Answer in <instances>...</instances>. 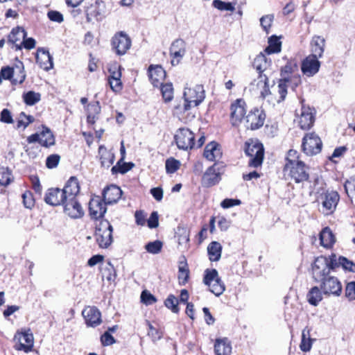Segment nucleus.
<instances>
[{"mask_svg": "<svg viewBox=\"0 0 355 355\" xmlns=\"http://www.w3.org/2000/svg\"><path fill=\"white\" fill-rule=\"evenodd\" d=\"M312 277L320 283V288L325 295L339 296L342 292V284L339 279L329 275L330 269L327 263L326 257L320 256L312 264Z\"/></svg>", "mask_w": 355, "mask_h": 355, "instance_id": "f257e3e1", "label": "nucleus"}, {"mask_svg": "<svg viewBox=\"0 0 355 355\" xmlns=\"http://www.w3.org/2000/svg\"><path fill=\"white\" fill-rule=\"evenodd\" d=\"M309 167L299 159H290L284 167V175L295 183L307 181L309 178Z\"/></svg>", "mask_w": 355, "mask_h": 355, "instance_id": "f03ea898", "label": "nucleus"}, {"mask_svg": "<svg viewBox=\"0 0 355 355\" xmlns=\"http://www.w3.org/2000/svg\"><path fill=\"white\" fill-rule=\"evenodd\" d=\"M184 112L190 110L191 106H198L205 98V91L202 85H197L193 88H185L183 94Z\"/></svg>", "mask_w": 355, "mask_h": 355, "instance_id": "7ed1b4c3", "label": "nucleus"}, {"mask_svg": "<svg viewBox=\"0 0 355 355\" xmlns=\"http://www.w3.org/2000/svg\"><path fill=\"white\" fill-rule=\"evenodd\" d=\"M113 227L107 220H101L96 228L95 237L100 248H107L112 243Z\"/></svg>", "mask_w": 355, "mask_h": 355, "instance_id": "20e7f679", "label": "nucleus"}, {"mask_svg": "<svg viewBox=\"0 0 355 355\" xmlns=\"http://www.w3.org/2000/svg\"><path fill=\"white\" fill-rule=\"evenodd\" d=\"M205 284L209 286V291L216 296L221 295L225 290L224 283L218 276L216 269H207L203 278Z\"/></svg>", "mask_w": 355, "mask_h": 355, "instance_id": "39448f33", "label": "nucleus"}, {"mask_svg": "<svg viewBox=\"0 0 355 355\" xmlns=\"http://www.w3.org/2000/svg\"><path fill=\"white\" fill-rule=\"evenodd\" d=\"M245 153L247 156L250 157L248 166L257 168L262 164L264 149L260 143H248L245 144Z\"/></svg>", "mask_w": 355, "mask_h": 355, "instance_id": "423d86ee", "label": "nucleus"}, {"mask_svg": "<svg viewBox=\"0 0 355 355\" xmlns=\"http://www.w3.org/2000/svg\"><path fill=\"white\" fill-rule=\"evenodd\" d=\"M223 163L215 162L209 166L202 178V184L205 187H211L217 184L221 180V174L223 172Z\"/></svg>", "mask_w": 355, "mask_h": 355, "instance_id": "0eeeda50", "label": "nucleus"}, {"mask_svg": "<svg viewBox=\"0 0 355 355\" xmlns=\"http://www.w3.org/2000/svg\"><path fill=\"white\" fill-rule=\"evenodd\" d=\"M174 139L179 149L187 150L195 146L194 134L187 128H180L177 130Z\"/></svg>", "mask_w": 355, "mask_h": 355, "instance_id": "6e6552de", "label": "nucleus"}, {"mask_svg": "<svg viewBox=\"0 0 355 355\" xmlns=\"http://www.w3.org/2000/svg\"><path fill=\"white\" fill-rule=\"evenodd\" d=\"M302 150L307 155L319 153L322 147L320 138L314 132L306 134L302 140Z\"/></svg>", "mask_w": 355, "mask_h": 355, "instance_id": "1a4fd4ad", "label": "nucleus"}, {"mask_svg": "<svg viewBox=\"0 0 355 355\" xmlns=\"http://www.w3.org/2000/svg\"><path fill=\"white\" fill-rule=\"evenodd\" d=\"M326 260L330 270H333L336 268L342 267L345 271L355 272V263L345 257H337L336 254H331L328 257H326Z\"/></svg>", "mask_w": 355, "mask_h": 355, "instance_id": "9d476101", "label": "nucleus"}, {"mask_svg": "<svg viewBox=\"0 0 355 355\" xmlns=\"http://www.w3.org/2000/svg\"><path fill=\"white\" fill-rule=\"evenodd\" d=\"M112 46L119 55H123L131 46V40L123 31L116 33L112 38Z\"/></svg>", "mask_w": 355, "mask_h": 355, "instance_id": "9b49d317", "label": "nucleus"}, {"mask_svg": "<svg viewBox=\"0 0 355 355\" xmlns=\"http://www.w3.org/2000/svg\"><path fill=\"white\" fill-rule=\"evenodd\" d=\"M266 114L263 110L254 107L246 116L248 128L257 130L261 128L265 121Z\"/></svg>", "mask_w": 355, "mask_h": 355, "instance_id": "f8f14e48", "label": "nucleus"}, {"mask_svg": "<svg viewBox=\"0 0 355 355\" xmlns=\"http://www.w3.org/2000/svg\"><path fill=\"white\" fill-rule=\"evenodd\" d=\"M27 33L20 26L13 28L8 35L7 44L15 51L21 50V42L26 37Z\"/></svg>", "mask_w": 355, "mask_h": 355, "instance_id": "ddd939ff", "label": "nucleus"}, {"mask_svg": "<svg viewBox=\"0 0 355 355\" xmlns=\"http://www.w3.org/2000/svg\"><path fill=\"white\" fill-rule=\"evenodd\" d=\"M322 199V213L325 215L334 213L340 200L338 193L336 191H327L324 193Z\"/></svg>", "mask_w": 355, "mask_h": 355, "instance_id": "4468645a", "label": "nucleus"}, {"mask_svg": "<svg viewBox=\"0 0 355 355\" xmlns=\"http://www.w3.org/2000/svg\"><path fill=\"white\" fill-rule=\"evenodd\" d=\"M186 53V43L182 39H176L170 47V55L173 58L172 65L178 64Z\"/></svg>", "mask_w": 355, "mask_h": 355, "instance_id": "2eb2a0df", "label": "nucleus"}, {"mask_svg": "<svg viewBox=\"0 0 355 355\" xmlns=\"http://www.w3.org/2000/svg\"><path fill=\"white\" fill-rule=\"evenodd\" d=\"M105 205L99 196L92 198L89 202V212L91 218L97 220L103 217L107 211Z\"/></svg>", "mask_w": 355, "mask_h": 355, "instance_id": "dca6fc26", "label": "nucleus"}, {"mask_svg": "<svg viewBox=\"0 0 355 355\" xmlns=\"http://www.w3.org/2000/svg\"><path fill=\"white\" fill-rule=\"evenodd\" d=\"M82 315L85 320L87 326L96 327L98 326L101 320V313L96 306H88L83 309Z\"/></svg>", "mask_w": 355, "mask_h": 355, "instance_id": "f3484780", "label": "nucleus"}, {"mask_svg": "<svg viewBox=\"0 0 355 355\" xmlns=\"http://www.w3.org/2000/svg\"><path fill=\"white\" fill-rule=\"evenodd\" d=\"M320 67L318 58L309 55L302 62L301 69L304 75L311 77L318 72Z\"/></svg>", "mask_w": 355, "mask_h": 355, "instance_id": "a211bd4d", "label": "nucleus"}, {"mask_svg": "<svg viewBox=\"0 0 355 355\" xmlns=\"http://www.w3.org/2000/svg\"><path fill=\"white\" fill-rule=\"evenodd\" d=\"M62 189L59 188L49 189L44 196V201L46 204L51 206L63 205L65 200Z\"/></svg>", "mask_w": 355, "mask_h": 355, "instance_id": "6ab92c4d", "label": "nucleus"}, {"mask_svg": "<svg viewBox=\"0 0 355 355\" xmlns=\"http://www.w3.org/2000/svg\"><path fill=\"white\" fill-rule=\"evenodd\" d=\"M63 206L64 213L72 218H79L84 215L83 207L76 198L66 200Z\"/></svg>", "mask_w": 355, "mask_h": 355, "instance_id": "aec40b11", "label": "nucleus"}, {"mask_svg": "<svg viewBox=\"0 0 355 355\" xmlns=\"http://www.w3.org/2000/svg\"><path fill=\"white\" fill-rule=\"evenodd\" d=\"M245 103L243 99H237L231 105V121L233 125H237L245 114Z\"/></svg>", "mask_w": 355, "mask_h": 355, "instance_id": "412c9836", "label": "nucleus"}, {"mask_svg": "<svg viewBox=\"0 0 355 355\" xmlns=\"http://www.w3.org/2000/svg\"><path fill=\"white\" fill-rule=\"evenodd\" d=\"M35 58L37 64L44 70L49 71L53 68V57L48 50L39 48L37 51Z\"/></svg>", "mask_w": 355, "mask_h": 355, "instance_id": "4be33fe9", "label": "nucleus"}, {"mask_svg": "<svg viewBox=\"0 0 355 355\" xmlns=\"http://www.w3.org/2000/svg\"><path fill=\"white\" fill-rule=\"evenodd\" d=\"M102 194L105 204L111 205L121 198L122 191L118 186L111 184L103 189Z\"/></svg>", "mask_w": 355, "mask_h": 355, "instance_id": "5701e85b", "label": "nucleus"}, {"mask_svg": "<svg viewBox=\"0 0 355 355\" xmlns=\"http://www.w3.org/2000/svg\"><path fill=\"white\" fill-rule=\"evenodd\" d=\"M18 339L19 344L16 345V349L24 351L25 352H30L33 347V336L28 331L18 334L15 336V340Z\"/></svg>", "mask_w": 355, "mask_h": 355, "instance_id": "b1692460", "label": "nucleus"}, {"mask_svg": "<svg viewBox=\"0 0 355 355\" xmlns=\"http://www.w3.org/2000/svg\"><path fill=\"white\" fill-rule=\"evenodd\" d=\"M66 200H72L76 198L80 191V187L78 179L72 176L66 182L64 188L62 189Z\"/></svg>", "mask_w": 355, "mask_h": 355, "instance_id": "393cba45", "label": "nucleus"}, {"mask_svg": "<svg viewBox=\"0 0 355 355\" xmlns=\"http://www.w3.org/2000/svg\"><path fill=\"white\" fill-rule=\"evenodd\" d=\"M148 76L150 81L154 87H159L163 84L166 77L165 70L159 65H150L148 68Z\"/></svg>", "mask_w": 355, "mask_h": 355, "instance_id": "a878e982", "label": "nucleus"}, {"mask_svg": "<svg viewBox=\"0 0 355 355\" xmlns=\"http://www.w3.org/2000/svg\"><path fill=\"white\" fill-rule=\"evenodd\" d=\"M314 115L310 107H302L299 119V125L302 130L309 129L314 123Z\"/></svg>", "mask_w": 355, "mask_h": 355, "instance_id": "bb28decb", "label": "nucleus"}, {"mask_svg": "<svg viewBox=\"0 0 355 355\" xmlns=\"http://www.w3.org/2000/svg\"><path fill=\"white\" fill-rule=\"evenodd\" d=\"M204 157L209 161H216L222 157V152L218 143L212 141L208 144L204 150Z\"/></svg>", "mask_w": 355, "mask_h": 355, "instance_id": "cd10ccee", "label": "nucleus"}, {"mask_svg": "<svg viewBox=\"0 0 355 355\" xmlns=\"http://www.w3.org/2000/svg\"><path fill=\"white\" fill-rule=\"evenodd\" d=\"M216 355H231L232 346L227 338L216 340L214 344Z\"/></svg>", "mask_w": 355, "mask_h": 355, "instance_id": "c85d7f7f", "label": "nucleus"}, {"mask_svg": "<svg viewBox=\"0 0 355 355\" xmlns=\"http://www.w3.org/2000/svg\"><path fill=\"white\" fill-rule=\"evenodd\" d=\"M98 153L101 166L108 168L113 164L115 156L112 152L107 150L105 146H101L98 148Z\"/></svg>", "mask_w": 355, "mask_h": 355, "instance_id": "c756f323", "label": "nucleus"}, {"mask_svg": "<svg viewBox=\"0 0 355 355\" xmlns=\"http://www.w3.org/2000/svg\"><path fill=\"white\" fill-rule=\"evenodd\" d=\"M252 65L258 71L259 75H265L263 72L270 65V60L267 59L264 53H260L254 58Z\"/></svg>", "mask_w": 355, "mask_h": 355, "instance_id": "7c9ffc66", "label": "nucleus"}, {"mask_svg": "<svg viewBox=\"0 0 355 355\" xmlns=\"http://www.w3.org/2000/svg\"><path fill=\"white\" fill-rule=\"evenodd\" d=\"M101 112V106L98 101L92 103L87 106V121L89 124L94 125L98 118Z\"/></svg>", "mask_w": 355, "mask_h": 355, "instance_id": "2f4dec72", "label": "nucleus"}, {"mask_svg": "<svg viewBox=\"0 0 355 355\" xmlns=\"http://www.w3.org/2000/svg\"><path fill=\"white\" fill-rule=\"evenodd\" d=\"M325 40L320 36H315L313 37L311 42V52L310 55L314 56L317 58H321L324 53V48Z\"/></svg>", "mask_w": 355, "mask_h": 355, "instance_id": "473e14b6", "label": "nucleus"}, {"mask_svg": "<svg viewBox=\"0 0 355 355\" xmlns=\"http://www.w3.org/2000/svg\"><path fill=\"white\" fill-rule=\"evenodd\" d=\"M255 84L257 87L260 89V95L263 98H265L270 94L268 78L266 75H259L257 79L254 80L252 83V85Z\"/></svg>", "mask_w": 355, "mask_h": 355, "instance_id": "72a5a7b5", "label": "nucleus"}, {"mask_svg": "<svg viewBox=\"0 0 355 355\" xmlns=\"http://www.w3.org/2000/svg\"><path fill=\"white\" fill-rule=\"evenodd\" d=\"M17 63L14 67V76L12 79V84H21L24 82L26 75L24 71V66L22 62L16 58Z\"/></svg>", "mask_w": 355, "mask_h": 355, "instance_id": "f704fd0d", "label": "nucleus"}, {"mask_svg": "<svg viewBox=\"0 0 355 355\" xmlns=\"http://www.w3.org/2000/svg\"><path fill=\"white\" fill-rule=\"evenodd\" d=\"M298 71L297 62L294 60H288L286 64L281 69L282 80L290 81L292 74Z\"/></svg>", "mask_w": 355, "mask_h": 355, "instance_id": "c9c22d12", "label": "nucleus"}, {"mask_svg": "<svg viewBox=\"0 0 355 355\" xmlns=\"http://www.w3.org/2000/svg\"><path fill=\"white\" fill-rule=\"evenodd\" d=\"M320 244L325 248H330L335 243V236L331 229L324 227L320 234Z\"/></svg>", "mask_w": 355, "mask_h": 355, "instance_id": "e433bc0d", "label": "nucleus"}, {"mask_svg": "<svg viewBox=\"0 0 355 355\" xmlns=\"http://www.w3.org/2000/svg\"><path fill=\"white\" fill-rule=\"evenodd\" d=\"M222 245L217 241H212L207 247V252L211 261H218L221 257Z\"/></svg>", "mask_w": 355, "mask_h": 355, "instance_id": "4c0bfd02", "label": "nucleus"}, {"mask_svg": "<svg viewBox=\"0 0 355 355\" xmlns=\"http://www.w3.org/2000/svg\"><path fill=\"white\" fill-rule=\"evenodd\" d=\"M315 340L311 338L310 329L306 327L302 330L300 349L304 352H309Z\"/></svg>", "mask_w": 355, "mask_h": 355, "instance_id": "58836bf2", "label": "nucleus"}, {"mask_svg": "<svg viewBox=\"0 0 355 355\" xmlns=\"http://www.w3.org/2000/svg\"><path fill=\"white\" fill-rule=\"evenodd\" d=\"M322 291L318 286L312 287L306 295L308 302L313 306H317L322 300Z\"/></svg>", "mask_w": 355, "mask_h": 355, "instance_id": "ea45409f", "label": "nucleus"}, {"mask_svg": "<svg viewBox=\"0 0 355 355\" xmlns=\"http://www.w3.org/2000/svg\"><path fill=\"white\" fill-rule=\"evenodd\" d=\"M268 45L265 49L264 52L270 55L272 53H277L281 51L282 49V42L279 40V38L276 35H272L268 38Z\"/></svg>", "mask_w": 355, "mask_h": 355, "instance_id": "a19ab883", "label": "nucleus"}, {"mask_svg": "<svg viewBox=\"0 0 355 355\" xmlns=\"http://www.w3.org/2000/svg\"><path fill=\"white\" fill-rule=\"evenodd\" d=\"M55 144V137L51 130L43 126V130L41 132L40 145L44 147H49Z\"/></svg>", "mask_w": 355, "mask_h": 355, "instance_id": "79ce46f5", "label": "nucleus"}, {"mask_svg": "<svg viewBox=\"0 0 355 355\" xmlns=\"http://www.w3.org/2000/svg\"><path fill=\"white\" fill-rule=\"evenodd\" d=\"M123 160V157H121L116 164L112 166L111 171L113 175L117 173L125 174L134 167L135 164L132 162H122Z\"/></svg>", "mask_w": 355, "mask_h": 355, "instance_id": "37998d69", "label": "nucleus"}, {"mask_svg": "<svg viewBox=\"0 0 355 355\" xmlns=\"http://www.w3.org/2000/svg\"><path fill=\"white\" fill-rule=\"evenodd\" d=\"M86 21L88 23L92 22L93 19L99 21L102 19V15L98 7L95 5H90L85 8Z\"/></svg>", "mask_w": 355, "mask_h": 355, "instance_id": "c03bdc74", "label": "nucleus"}, {"mask_svg": "<svg viewBox=\"0 0 355 355\" xmlns=\"http://www.w3.org/2000/svg\"><path fill=\"white\" fill-rule=\"evenodd\" d=\"M189 270L186 261H180L178 266V279L181 284H185L189 279Z\"/></svg>", "mask_w": 355, "mask_h": 355, "instance_id": "a18cd8bd", "label": "nucleus"}, {"mask_svg": "<svg viewBox=\"0 0 355 355\" xmlns=\"http://www.w3.org/2000/svg\"><path fill=\"white\" fill-rule=\"evenodd\" d=\"M23 98L24 103L26 105H33L40 101L41 95L40 93H37L33 91H29L23 94Z\"/></svg>", "mask_w": 355, "mask_h": 355, "instance_id": "49530a36", "label": "nucleus"}, {"mask_svg": "<svg viewBox=\"0 0 355 355\" xmlns=\"http://www.w3.org/2000/svg\"><path fill=\"white\" fill-rule=\"evenodd\" d=\"M161 92L165 102H170L173 98V88L171 83L162 84Z\"/></svg>", "mask_w": 355, "mask_h": 355, "instance_id": "de8ad7c7", "label": "nucleus"}, {"mask_svg": "<svg viewBox=\"0 0 355 355\" xmlns=\"http://www.w3.org/2000/svg\"><path fill=\"white\" fill-rule=\"evenodd\" d=\"M164 305L174 313H178V300L173 295H169L164 301Z\"/></svg>", "mask_w": 355, "mask_h": 355, "instance_id": "09e8293b", "label": "nucleus"}, {"mask_svg": "<svg viewBox=\"0 0 355 355\" xmlns=\"http://www.w3.org/2000/svg\"><path fill=\"white\" fill-rule=\"evenodd\" d=\"M163 243L159 240L148 243L145 245L146 250L153 254H157L162 250Z\"/></svg>", "mask_w": 355, "mask_h": 355, "instance_id": "8fccbe9b", "label": "nucleus"}, {"mask_svg": "<svg viewBox=\"0 0 355 355\" xmlns=\"http://www.w3.org/2000/svg\"><path fill=\"white\" fill-rule=\"evenodd\" d=\"M289 81L284 80L280 79L278 83V93L279 94V98L277 100L278 103H280L286 98L287 94V87Z\"/></svg>", "mask_w": 355, "mask_h": 355, "instance_id": "3c124183", "label": "nucleus"}, {"mask_svg": "<svg viewBox=\"0 0 355 355\" xmlns=\"http://www.w3.org/2000/svg\"><path fill=\"white\" fill-rule=\"evenodd\" d=\"M213 6L220 10H227L233 12L235 9L232 3L225 2L221 0H214Z\"/></svg>", "mask_w": 355, "mask_h": 355, "instance_id": "603ef678", "label": "nucleus"}, {"mask_svg": "<svg viewBox=\"0 0 355 355\" xmlns=\"http://www.w3.org/2000/svg\"><path fill=\"white\" fill-rule=\"evenodd\" d=\"M11 182V174L5 168H0V186H8Z\"/></svg>", "mask_w": 355, "mask_h": 355, "instance_id": "864d4df0", "label": "nucleus"}, {"mask_svg": "<svg viewBox=\"0 0 355 355\" xmlns=\"http://www.w3.org/2000/svg\"><path fill=\"white\" fill-rule=\"evenodd\" d=\"M180 167V162L174 158L166 161V170L168 173H175Z\"/></svg>", "mask_w": 355, "mask_h": 355, "instance_id": "5fc2aeb1", "label": "nucleus"}, {"mask_svg": "<svg viewBox=\"0 0 355 355\" xmlns=\"http://www.w3.org/2000/svg\"><path fill=\"white\" fill-rule=\"evenodd\" d=\"M141 301L146 305H151L156 302L157 299L149 291L145 290L141 292Z\"/></svg>", "mask_w": 355, "mask_h": 355, "instance_id": "6e6d98bb", "label": "nucleus"}, {"mask_svg": "<svg viewBox=\"0 0 355 355\" xmlns=\"http://www.w3.org/2000/svg\"><path fill=\"white\" fill-rule=\"evenodd\" d=\"M23 204L26 208L31 209L35 205L33 193L26 191L22 194Z\"/></svg>", "mask_w": 355, "mask_h": 355, "instance_id": "4d7b16f0", "label": "nucleus"}, {"mask_svg": "<svg viewBox=\"0 0 355 355\" xmlns=\"http://www.w3.org/2000/svg\"><path fill=\"white\" fill-rule=\"evenodd\" d=\"M1 79L10 80L12 82V79L14 76V67L9 66L3 67L1 69Z\"/></svg>", "mask_w": 355, "mask_h": 355, "instance_id": "13d9d810", "label": "nucleus"}, {"mask_svg": "<svg viewBox=\"0 0 355 355\" xmlns=\"http://www.w3.org/2000/svg\"><path fill=\"white\" fill-rule=\"evenodd\" d=\"M101 342L103 346H109L116 343V340L109 331H105L101 336Z\"/></svg>", "mask_w": 355, "mask_h": 355, "instance_id": "bf43d9fd", "label": "nucleus"}, {"mask_svg": "<svg viewBox=\"0 0 355 355\" xmlns=\"http://www.w3.org/2000/svg\"><path fill=\"white\" fill-rule=\"evenodd\" d=\"M48 18L55 22L62 23L64 21L63 15L57 10H50L47 13Z\"/></svg>", "mask_w": 355, "mask_h": 355, "instance_id": "052dcab7", "label": "nucleus"}, {"mask_svg": "<svg viewBox=\"0 0 355 355\" xmlns=\"http://www.w3.org/2000/svg\"><path fill=\"white\" fill-rule=\"evenodd\" d=\"M345 295L349 300H355V282H351L347 284Z\"/></svg>", "mask_w": 355, "mask_h": 355, "instance_id": "680f3d73", "label": "nucleus"}, {"mask_svg": "<svg viewBox=\"0 0 355 355\" xmlns=\"http://www.w3.org/2000/svg\"><path fill=\"white\" fill-rule=\"evenodd\" d=\"M60 161V156L58 155H51L46 158V166L49 168H53L56 167Z\"/></svg>", "mask_w": 355, "mask_h": 355, "instance_id": "e2e57ef3", "label": "nucleus"}, {"mask_svg": "<svg viewBox=\"0 0 355 355\" xmlns=\"http://www.w3.org/2000/svg\"><path fill=\"white\" fill-rule=\"evenodd\" d=\"M149 228H156L159 225V216L157 211H153L147 220Z\"/></svg>", "mask_w": 355, "mask_h": 355, "instance_id": "0e129e2a", "label": "nucleus"}, {"mask_svg": "<svg viewBox=\"0 0 355 355\" xmlns=\"http://www.w3.org/2000/svg\"><path fill=\"white\" fill-rule=\"evenodd\" d=\"M344 187L347 194L355 195V175L351 177L345 182Z\"/></svg>", "mask_w": 355, "mask_h": 355, "instance_id": "69168bd1", "label": "nucleus"}, {"mask_svg": "<svg viewBox=\"0 0 355 355\" xmlns=\"http://www.w3.org/2000/svg\"><path fill=\"white\" fill-rule=\"evenodd\" d=\"M241 203V202L239 199L226 198L221 202L220 206L223 209H228L236 205H239Z\"/></svg>", "mask_w": 355, "mask_h": 355, "instance_id": "338daca9", "label": "nucleus"}, {"mask_svg": "<svg viewBox=\"0 0 355 355\" xmlns=\"http://www.w3.org/2000/svg\"><path fill=\"white\" fill-rule=\"evenodd\" d=\"M0 121L5 123H12L13 119L11 112L8 109H3L0 114Z\"/></svg>", "mask_w": 355, "mask_h": 355, "instance_id": "774afa93", "label": "nucleus"}]
</instances>
